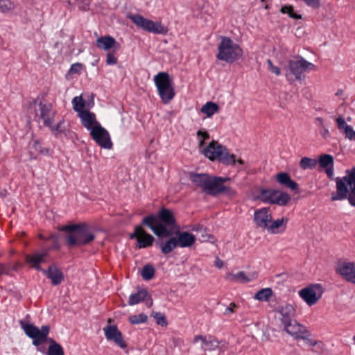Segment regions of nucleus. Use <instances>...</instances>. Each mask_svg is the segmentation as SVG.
I'll list each match as a JSON object with an SVG mask.
<instances>
[{"mask_svg": "<svg viewBox=\"0 0 355 355\" xmlns=\"http://www.w3.org/2000/svg\"><path fill=\"white\" fill-rule=\"evenodd\" d=\"M73 109L78 113V115L81 112H85V101L82 96H75L72 100Z\"/></svg>", "mask_w": 355, "mask_h": 355, "instance_id": "nucleus-37", "label": "nucleus"}, {"mask_svg": "<svg viewBox=\"0 0 355 355\" xmlns=\"http://www.w3.org/2000/svg\"><path fill=\"white\" fill-rule=\"evenodd\" d=\"M78 116L81 120L82 125L90 131L95 125L100 124L96 121L95 114L89 110L81 112Z\"/></svg>", "mask_w": 355, "mask_h": 355, "instance_id": "nucleus-26", "label": "nucleus"}, {"mask_svg": "<svg viewBox=\"0 0 355 355\" xmlns=\"http://www.w3.org/2000/svg\"><path fill=\"white\" fill-rule=\"evenodd\" d=\"M272 216L270 207H262L255 210L253 220L255 225L263 230H266L272 222Z\"/></svg>", "mask_w": 355, "mask_h": 355, "instance_id": "nucleus-16", "label": "nucleus"}, {"mask_svg": "<svg viewBox=\"0 0 355 355\" xmlns=\"http://www.w3.org/2000/svg\"><path fill=\"white\" fill-rule=\"evenodd\" d=\"M90 136L92 139L101 148L105 149H111L112 142L110 135L107 130L101 126V124L95 125L90 131Z\"/></svg>", "mask_w": 355, "mask_h": 355, "instance_id": "nucleus-13", "label": "nucleus"}, {"mask_svg": "<svg viewBox=\"0 0 355 355\" xmlns=\"http://www.w3.org/2000/svg\"><path fill=\"white\" fill-rule=\"evenodd\" d=\"M198 341L202 343L201 349L205 352L215 351L218 348L220 344V341L211 335H209L208 336L196 335L193 338V342L198 343Z\"/></svg>", "mask_w": 355, "mask_h": 355, "instance_id": "nucleus-19", "label": "nucleus"}, {"mask_svg": "<svg viewBox=\"0 0 355 355\" xmlns=\"http://www.w3.org/2000/svg\"><path fill=\"white\" fill-rule=\"evenodd\" d=\"M141 225L150 228L159 238L171 236L175 230H179L173 212L164 207L158 211L157 216L150 214L144 217Z\"/></svg>", "mask_w": 355, "mask_h": 355, "instance_id": "nucleus-1", "label": "nucleus"}, {"mask_svg": "<svg viewBox=\"0 0 355 355\" xmlns=\"http://www.w3.org/2000/svg\"><path fill=\"white\" fill-rule=\"evenodd\" d=\"M325 168V172H326L327 176L329 178H331L334 175V165L330 166L327 168Z\"/></svg>", "mask_w": 355, "mask_h": 355, "instance_id": "nucleus-54", "label": "nucleus"}, {"mask_svg": "<svg viewBox=\"0 0 355 355\" xmlns=\"http://www.w3.org/2000/svg\"><path fill=\"white\" fill-rule=\"evenodd\" d=\"M81 224H72L63 226L60 230L63 232H70V234H76V231L80 228Z\"/></svg>", "mask_w": 355, "mask_h": 355, "instance_id": "nucleus-48", "label": "nucleus"}, {"mask_svg": "<svg viewBox=\"0 0 355 355\" xmlns=\"http://www.w3.org/2000/svg\"><path fill=\"white\" fill-rule=\"evenodd\" d=\"M40 237L41 239H43L42 235H40Z\"/></svg>", "mask_w": 355, "mask_h": 355, "instance_id": "nucleus-63", "label": "nucleus"}, {"mask_svg": "<svg viewBox=\"0 0 355 355\" xmlns=\"http://www.w3.org/2000/svg\"><path fill=\"white\" fill-rule=\"evenodd\" d=\"M141 277L145 280L153 279L155 275V268L152 265L147 264L144 266L141 270Z\"/></svg>", "mask_w": 355, "mask_h": 355, "instance_id": "nucleus-41", "label": "nucleus"}, {"mask_svg": "<svg viewBox=\"0 0 355 355\" xmlns=\"http://www.w3.org/2000/svg\"><path fill=\"white\" fill-rule=\"evenodd\" d=\"M95 237L91 228L87 224L81 223L76 234H69L66 236V241L69 247L83 246L89 244Z\"/></svg>", "mask_w": 355, "mask_h": 355, "instance_id": "nucleus-7", "label": "nucleus"}, {"mask_svg": "<svg viewBox=\"0 0 355 355\" xmlns=\"http://www.w3.org/2000/svg\"><path fill=\"white\" fill-rule=\"evenodd\" d=\"M5 266L3 264H0V275H2L5 272Z\"/></svg>", "mask_w": 355, "mask_h": 355, "instance_id": "nucleus-58", "label": "nucleus"}, {"mask_svg": "<svg viewBox=\"0 0 355 355\" xmlns=\"http://www.w3.org/2000/svg\"><path fill=\"white\" fill-rule=\"evenodd\" d=\"M336 182V193L331 194V200H341L346 198L349 187L350 193L348 200L352 206L355 207V166L347 169L343 178H337Z\"/></svg>", "mask_w": 355, "mask_h": 355, "instance_id": "nucleus-2", "label": "nucleus"}, {"mask_svg": "<svg viewBox=\"0 0 355 355\" xmlns=\"http://www.w3.org/2000/svg\"><path fill=\"white\" fill-rule=\"evenodd\" d=\"M318 162L321 168H324L334 165V157L331 155L323 154L319 157Z\"/></svg>", "mask_w": 355, "mask_h": 355, "instance_id": "nucleus-40", "label": "nucleus"}, {"mask_svg": "<svg viewBox=\"0 0 355 355\" xmlns=\"http://www.w3.org/2000/svg\"><path fill=\"white\" fill-rule=\"evenodd\" d=\"M153 317L156 320V322L157 324L161 325L162 327L167 326L168 322L164 314L161 313H155L153 314Z\"/></svg>", "mask_w": 355, "mask_h": 355, "instance_id": "nucleus-47", "label": "nucleus"}, {"mask_svg": "<svg viewBox=\"0 0 355 355\" xmlns=\"http://www.w3.org/2000/svg\"><path fill=\"white\" fill-rule=\"evenodd\" d=\"M42 272L51 280V283L54 286L60 284L64 280L63 272L55 266H50L48 269L42 270Z\"/></svg>", "mask_w": 355, "mask_h": 355, "instance_id": "nucleus-22", "label": "nucleus"}, {"mask_svg": "<svg viewBox=\"0 0 355 355\" xmlns=\"http://www.w3.org/2000/svg\"><path fill=\"white\" fill-rule=\"evenodd\" d=\"M48 256V250H44L42 252H34L31 254L25 255L26 263L31 264V267L37 270H42L40 263L45 261L46 257Z\"/></svg>", "mask_w": 355, "mask_h": 355, "instance_id": "nucleus-21", "label": "nucleus"}, {"mask_svg": "<svg viewBox=\"0 0 355 355\" xmlns=\"http://www.w3.org/2000/svg\"><path fill=\"white\" fill-rule=\"evenodd\" d=\"M288 218L282 217L270 223L266 230L272 234H277L283 233L287 227Z\"/></svg>", "mask_w": 355, "mask_h": 355, "instance_id": "nucleus-25", "label": "nucleus"}, {"mask_svg": "<svg viewBox=\"0 0 355 355\" xmlns=\"http://www.w3.org/2000/svg\"><path fill=\"white\" fill-rule=\"evenodd\" d=\"M236 307L234 303H231L230 306L226 309L225 313L228 314L230 313H234V309Z\"/></svg>", "mask_w": 355, "mask_h": 355, "instance_id": "nucleus-55", "label": "nucleus"}, {"mask_svg": "<svg viewBox=\"0 0 355 355\" xmlns=\"http://www.w3.org/2000/svg\"><path fill=\"white\" fill-rule=\"evenodd\" d=\"M147 315L144 313H140L139 315H130L128 318L129 322L132 324H137L144 323L147 321Z\"/></svg>", "mask_w": 355, "mask_h": 355, "instance_id": "nucleus-43", "label": "nucleus"}, {"mask_svg": "<svg viewBox=\"0 0 355 355\" xmlns=\"http://www.w3.org/2000/svg\"><path fill=\"white\" fill-rule=\"evenodd\" d=\"M323 287L319 284H310L299 291L300 297L310 306L315 305L322 297Z\"/></svg>", "mask_w": 355, "mask_h": 355, "instance_id": "nucleus-12", "label": "nucleus"}, {"mask_svg": "<svg viewBox=\"0 0 355 355\" xmlns=\"http://www.w3.org/2000/svg\"><path fill=\"white\" fill-rule=\"evenodd\" d=\"M103 330L107 340L113 341L121 349L127 347V343L123 339L122 333L118 329L116 325H107Z\"/></svg>", "mask_w": 355, "mask_h": 355, "instance_id": "nucleus-18", "label": "nucleus"}, {"mask_svg": "<svg viewBox=\"0 0 355 355\" xmlns=\"http://www.w3.org/2000/svg\"><path fill=\"white\" fill-rule=\"evenodd\" d=\"M315 65L302 57L296 60H291L288 63V68L286 71V78L289 83H293L296 80H302V73L307 70H313Z\"/></svg>", "mask_w": 355, "mask_h": 355, "instance_id": "nucleus-6", "label": "nucleus"}, {"mask_svg": "<svg viewBox=\"0 0 355 355\" xmlns=\"http://www.w3.org/2000/svg\"><path fill=\"white\" fill-rule=\"evenodd\" d=\"M219 110V106L211 101L206 103L202 106L200 111L202 113L206 114L207 117H211L214 113Z\"/></svg>", "mask_w": 355, "mask_h": 355, "instance_id": "nucleus-34", "label": "nucleus"}, {"mask_svg": "<svg viewBox=\"0 0 355 355\" xmlns=\"http://www.w3.org/2000/svg\"><path fill=\"white\" fill-rule=\"evenodd\" d=\"M272 295V291L270 288H262L259 290L254 296V299L259 301H268Z\"/></svg>", "mask_w": 355, "mask_h": 355, "instance_id": "nucleus-39", "label": "nucleus"}, {"mask_svg": "<svg viewBox=\"0 0 355 355\" xmlns=\"http://www.w3.org/2000/svg\"><path fill=\"white\" fill-rule=\"evenodd\" d=\"M83 68V64L80 63L73 64L70 67L71 73H79Z\"/></svg>", "mask_w": 355, "mask_h": 355, "instance_id": "nucleus-52", "label": "nucleus"}, {"mask_svg": "<svg viewBox=\"0 0 355 355\" xmlns=\"http://www.w3.org/2000/svg\"><path fill=\"white\" fill-rule=\"evenodd\" d=\"M202 153L210 160H218L226 165L235 164L236 156L234 154H230L227 149L216 141H211L203 149Z\"/></svg>", "mask_w": 355, "mask_h": 355, "instance_id": "nucleus-4", "label": "nucleus"}, {"mask_svg": "<svg viewBox=\"0 0 355 355\" xmlns=\"http://www.w3.org/2000/svg\"><path fill=\"white\" fill-rule=\"evenodd\" d=\"M14 8V4L10 0H0V10L6 12Z\"/></svg>", "mask_w": 355, "mask_h": 355, "instance_id": "nucleus-46", "label": "nucleus"}, {"mask_svg": "<svg viewBox=\"0 0 355 355\" xmlns=\"http://www.w3.org/2000/svg\"><path fill=\"white\" fill-rule=\"evenodd\" d=\"M47 355H64L63 348L58 343H55L53 345H49L48 348Z\"/></svg>", "mask_w": 355, "mask_h": 355, "instance_id": "nucleus-44", "label": "nucleus"}, {"mask_svg": "<svg viewBox=\"0 0 355 355\" xmlns=\"http://www.w3.org/2000/svg\"><path fill=\"white\" fill-rule=\"evenodd\" d=\"M314 123L318 127L319 133L323 139H326L330 137V132L326 127L324 120L322 117H316Z\"/></svg>", "mask_w": 355, "mask_h": 355, "instance_id": "nucleus-32", "label": "nucleus"}, {"mask_svg": "<svg viewBox=\"0 0 355 355\" xmlns=\"http://www.w3.org/2000/svg\"><path fill=\"white\" fill-rule=\"evenodd\" d=\"M243 53L241 47L234 43L230 37H221L220 42L218 46V53L216 54L218 60L232 64L239 60Z\"/></svg>", "mask_w": 355, "mask_h": 355, "instance_id": "nucleus-3", "label": "nucleus"}, {"mask_svg": "<svg viewBox=\"0 0 355 355\" xmlns=\"http://www.w3.org/2000/svg\"><path fill=\"white\" fill-rule=\"evenodd\" d=\"M21 327L25 334L33 339V344L35 346H39L47 340V337L50 331V327L48 325H43L41 329L33 324H24L21 322Z\"/></svg>", "mask_w": 355, "mask_h": 355, "instance_id": "nucleus-10", "label": "nucleus"}, {"mask_svg": "<svg viewBox=\"0 0 355 355\" xmlns=\"http://www.w3.org/2000/svg\"><path fill=\"white\" fill-rule=\"evenodd\" d=\"M38 107L39 110L36 113V117L38 118V120L41 119L45 126H51L57 114V111L53 109V105L50 103L40 102Z\"/></svg>", "mask_w": 355, "mask_h": 355, "instance_id": "nucleus-14", "label": "nucleus"}, {"mask_svg": "<svg viewBox=\"0 0 355 355\" xmlns=\"http://www.w3.org/2000/svg\"><path fill=\"white\" fill-rule=\"evenodd\" d=\"M152 304H153V302H150V303L149 306H150Z\"/></svg>", "mask_w": 355, "mask_h": 355, "instance_id": "nucleus-62", "label": "nucleus"}, {"mask_svg": "<svg viewBox=\"0 0 355 355\" xmlns=\"http://www.w3.org/2000/svg\"><path fill=\"white\" fill-rule=\"evenodd\" d=\"M236 162H238L239 164H241V165H243L244 164V161L241 159H238L237 160L235 161V163Z\"/></svg>", "mask_w": 355, "mask_h": 355, "instance_id": "nucleus-60", "label": "nucleus"}, {"mask_svg": "<svg viewBox=\"0 0 355 355\" xmlns=\"http://www.w3.org/2000/svg\"><path fill=\"white\" fill-rule=\"evenodd\" d=\"M158 94L164 104L169 103L175 95L172 80L166 72H159L154 77Z\"/></svg>", "mask_w": 355, "mask_h": 355, "instance_id": "nucleus-5", "label": "nucleus"}, {"mask_svg": "<svg viewBox=\"0 0 355 355\" xmlns=\"http://www.w3.org/2000/svg\"><path fill=\"white\" fill-rule=\"evenodd\" d=\"M284 325L285 331L296 339L305 338L304 336L308 334V329L295 320L290 321Z\"/></svg>", "mask_w": 355, "mask_h": 355, "instance_id": "nucleus-20", "label": "nucleus"}, {"mask_svg": "<svg viewBox=\"0 0 355 355\" xmlns=\"http://www.w3.org/2000/svg\"><path fill=\"white\" fill-rule=\"evenodd\" d=\"M117 63V58L114 55V52H109L106 55V64L108 65H114Z\"/></svg>", "mask_w": 355, "mask_h": 355, "instance_id": "nucleus-50", "label": "nucleus"}, {"mask_svg": "<svg viewBox=\"0 0 355 355\" xmlns=\"http://www.w3.org/2000/svg\"><path fill=\"white\" fill-rule=\"evenodd\" d=\"M267 63L268 65V69L270 72L275 73L277 76H279L281 74L280 69L278 67L275 66L270 59L267 60Z\"/></svg>", "mask_w": 355, "mask_h": 355, "instance_id": "nucleus-51", "label": "nucleus"}, {"mask_svg": "<svg viewBox=\"0 0 355 355\" xmlns=\"http://www.w3.org/2000/svg\"><path fill=\"white\" fill-rule=\"evenodd\" d=\"M107 322H108V323H110L112 322V319L109 318Z\"/></svg>", "mask_w": 355, "mask_h": 355, "instance_id": "nucleus-61", "label": "nucleus"}, {"mask_svg": "<svg viewBox=\"0 0 355 355\" xmlns=\"http://www.w3.org/2000/svg\"><path fill=\"white\" fill-rule=\"evenodd\" d=\"M280 12L283 14H288L291 18L295 19H301L302 18L301 15L296 14L293 10V7L292 6H283L281 8Z\"/></svg>", "mask_w": 355, "mask_h": 355, "instance_id": "nucleus-42", "label": "nucleus"}, {"mask_svg": "<svg viewBox=\"0 0 355 355\" xmlns=\"http://www.w3.org/2000/svg\"><path fill=\"white\" fill-rule=\"evenodd\" d=\"M311 336V334L310 331L309 330L308 334L306 336H304L305 338H302V339L304 340L308 345L316 347V349H313V351L316 352H321L323 348L322 342L311 338H310Z\"/></svg>", "mask_w": 355, "mask_h": 355, "instance_id": "nucleus-36", "label": "nucleus"}, {"mask_svg": "<svg viewBox=\"0 0 355 355\" xmlns=\"http://www.w3.org/2000/svg\"><path fill=\"white\" fill-rule=\"evenodd\" d=\"M336 122L338 130L343 132L346 139H348L353 130L352 127L346 123L345 119L342 116L336 118Z\"/></svg>", "mask_w": 355, "mask_h": 355, "instance_id": "nucleus-30", "label": "nucleus"}, {"mask_svg": "<svg viewBox=\"0 0 355 355\" xmlns=\"http://www.w3.org/2000/svg\"><path fill=\"white\" fill-rule=\"evenodd\" d=\"M96 46L101 50L109 51L112 48L119 47V44L113 37L107 35L100 37L96 40Z\"/></svg>", "mask_w": 355, "mask_h": 355, "instance_id": "nucleus-27", "label": "nucleus"}, {"mask_svg": "<svg viewBox=\"0 0 355 355\" xmlns=\"http://www.w3.org/2000/svg\"><path fill=\"white\" fill-rule=\"evenodd\" d=\"M318 164L315 159L309 158L307 157H302L300 162V166L302 169H314Z\"/></svg>", "mask_w": 355, "mask_h": 355, "instance_id": "nucleus-38", "label": "nucleus"}, {"mask_svg": "<svg viewBox=\"0 0 355 355\" xmlns=\"http://www.w3.org/2000/svg\"><path fill=\"white\" fill-rule=\"evenodd\" d=\"M61 124H62V121L59 122L58 123H57L56 125H54V123L51 125V126H47L48 128H50V130L52 131V132H62V130H60V126H61Z\"/></svg>", "mask_w": 355, "mask_h": 355, "instance_id": "nucleus-53", "label": "nucleus"}, {"mask_svg": "<svg viewBox=\"0 0 355 355\" xmlns=\"http://www.w3.org/2000/svg\"><path fill=\"white\" fill-rule=\"evenodd\" d=\"M130 238L137 239L139 248L150 247L153 245L155 241L154 237L151 234L147 233L141 225H138L135 227V231L130 235Z\"/></svg>", "mask_w": 355, "mask_h": 355, "instance_id": "nucleus-17", "label": "nucleus"}, {"mask_svg": "<svg viewBox=\"0 0 355 355\" xmlns=\"http://www.w3.org/2000/svg\"><path fill=\"white\" fill-rule=\"evenodd\" d=\"M276 180L280 184L290 189L292 191H296L299 188L298 184L292 180L290 175L286 173L281 172L277 173Z\"/></svg>", "mask_w": 355, "mask_h": 355, "instance_id": "nucleus-28", "label": "nucleus"}, {"mask_svg": "<svg viewBox=\"0 0 355 355\" xmlns=\"http://www.w3.org/2000/svg\"><path fill=\"white\" fill-rule=\"evenodd\" d=\"M214 265L216 268L220 269L223 268V265H224V263L223 261L220 259L218 257H216V260H215V263H214Z\"/></svg>", "mask_w": 355, "mask_h": 355, "instance_id": "nucleus-56", "label": "nucleus"}, {"mask_svg": "<svg viewBox=\"0 0 355 355\" xmlns=\"http://www.w3.org/2000/svg\"><path fill=\"white\" fill-rule=\"evenodd\" d=\"M191 181L196 186L201 188L202 191L207 193V191L209 187L211 175L206 173H194L190 174Z\"/></svg>", "mask_w": 355, "mask_h": 355, "instance_id": "nucleus-24", "label": "nucleus"}, {"mask_svg": "<svg viewBox=\"0 0 355 355\" xmlns=\"http://www.w3.org/2000/svg\"><path fill=\"white\" fill-rule=\"evenodd\" d=\"M49 343V345H54L55 343H57L53 338H49L48 340Z\"/></svg>", "mask_w": 355, "mask_h": 355, "instance_id": "nucleus-59", "label": "nucleus"}, {"mask_svg": "<svg viewBox=\"0 0 355 355\" xmlns=\"http://www.w3.org/2000/svg\"><path fill=\"white\" fill-rule=\"evenodd\" d=\"M33 148L34 149L35 153L37 154L48 155L49 152L48 148H42L40 141L38 140L33 141Z\"/></svg>", "mask_w": 355, "mask_h": 355, "instance_id": "nucleus-45", "label": "nucleus"}, {"mask_svg": "<svg viewBox=\"0 0 355 355\" xmlns=\"http://www.w3.org/2000/svg\"><path fill=\"white\" fill-rule=\"evenodd\" d=\"M257 199L264 203L286 206L291 199V196L286 192L268 189H261Z\"/></svg>", "mask_w": 355, "mask_h": 355, "instance_id": "nucleus-8", "label": "nucleus"}, {"mask_svg": "<svg viewBox=\"0 0 355 355\" xmlns=\"http://www.w3.org/2000/svg\"><path fill=\"white\" fill-rule=\"evenodd\" d=\"M178 246L175 237H171L164 243L160 244L162 252L164 254H168Z\"/></svg>", "mask_w": 355, "mask_h": 355, "instance_id": "nucleus-33", "label": "nucleus"}, {"mask_svg": "<svg viewBox=\"0 0 355 355\" xmlns=\"http://www.w3.org/2000/svg\"><path fill=\"white\" fill-rule=\"evenodd\" d=\"M128 18L138 27L155 34H166L168 29L160 21H153L139 15H130Z\"/></svg>", "mask_w": 355, "mask_h": 355, "instance_id": "nucleus-9", "label": "nucleus"}, {"mask_svg": "<svg viewBox=\"0 0 355 355\" xmlns=\"http://www.w3.org/2000/svg\"><path fill=\"white\" fill-rule=\"evenodd\" d=\"M350 141H355V130H352L350 135H349V137L347 139Z\"/></svg>", "mask_w": 355, "mask_h": 355, "instance_id": "nucleus-57", "label": "nucleus"}, {"mask_svg": "<svg viewBox=\"0 0 355 355\" xmlns=\"http://www.w3.org/2000/svg\"><path fill=\"white\" fill-rule=\"evenodd\" d=\"M174 234L177 235L176 240L180 248H189L196 241V236L188 232H180L178 230H175Z\"/></svg>", "mask_w": 355, "mask_h": 355, "instance_id": "nucleus-23", "label": "nucleus"}, {"mask_svg": "<svg viewBox=\"0 0 355 355\" xmlns=\"http://www.w3.org/2000/svg\"><path fill=\"white\" fill-rule=\"evenodd\" d=\"M228 180L229 178H223L221 177L211 175L207 194L211 196H217L218 194L223 193L230 198L235 196L236 191L231 187L224 184V182Z\"/></svg>", "mask_w": 355, "mask_h": 355, "instance_id": "nucleus-11", "label": "nucleus"}, {"mask_svg": "<svg viewBox=\"0 0 355 355\" xmlns=\"http://www.w3.org/2000/svg\"><path fill=\"white\" fill-rule=\"evenodd\" d=\"M336 272L345 280L355 285V262L339 261L336 266Z\"/></svg>", "mask_w": 355, "mask_h": 355, "instance_id": "nucleus-15", "label": "nucleus"}, {"mask_svg": "<svg viewBox=\"0 0 355 355\" xmlns=\"http://www.w3.org/2000/svg\"><path fill=\"white\" fill-rule=\"evenodd\" d=\"M197 136L199 138V147L201 148L204 146L205 140L209 139V135L206 131L198 130Z\"/></svg>", "mask_w": 355, "mask_h": 355, "instance_id": "nucleus-49", "label": "nucleus"}, {"mask_svg": "<svg viewBox=\"0 0 355 355\" xmlns=\"http://www.w3.org/2000/svg\"><path fill=\"white\" fill-rule=\"evenodd\" d=\"M279 312L282 315L281 321L284 324H285L286 323L292 321V319L295 316V309L293 305L287 304L282 306Z\"/></svg>", "mask_w": 355, "mask_h": 355, "instance_id": "nucleus-29", "label": "nucleus"}, {"mask_svg": "<svg viewBox=\"0 0 355 355\" xmlns=\"http://www.w3.org/2000/svg\"><path fill=\"white\" fill-rule=\"evenodd\" d=\"M147 295H148V292L146 290H144V289L139 290L137 293H133L130 296L129 300H128V304L129 305L137 304L139 303L140 302L144 300L145 298L147 297Z\"/></svg>", "mask_w": 355, "mask_h": 355, "instance_id": "nucleus-35", "label": "nucleus"}, {"mask_svg": "<svg viewBox=\"0 0 355 355\" xmlns=\"http://www.w3.org/2000/svg\"><path fill=\"white\" fill-rule=\"evenodd\" d=\"M254 277H255V275H252V277H248L243 271H240L236 274L228 273L226 277V278L230 281H232V282L239 281L242 283L249 282Z\"/></svg>", "mask_w": 355, "mask_h": 355, "instance_id": "nucleus-31", "label": "nucleus"}]
</instances>
